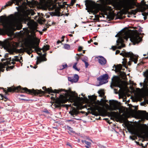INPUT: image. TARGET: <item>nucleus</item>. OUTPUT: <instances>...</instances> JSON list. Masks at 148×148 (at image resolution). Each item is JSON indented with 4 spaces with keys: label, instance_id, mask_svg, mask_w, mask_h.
Wrapping results in <instances>:
<instances>
[{
    "label": "nucleus",
    "instance_id": "1",
    "mask_svg": "<svg viewBox=\"0 0 148 148\" xmlns=\"http://www.w3.org/2000/svg\"><path fill=\"white\" fill-rule=\"evenodd\" d=\"M34 14L32 9L23 11L20 14L15 15L11 14L8 16H1L0 17V22L3 27L6 29H13L15 27L18 30L22 28L21 22H26L29 21L30 18L28 15L30 14L33 15Z\"/></svg>",
    "mask_w": 148,
    "mask_h": 148
},
{
    "label": "nucleus",
    "instance_id": "2",
    "mask_svg": "<svg viewBox=\"0 0 148 148\" xmlns=\"http://www.w3.org/2000/svg\"><path fill=\"white\" fill-rule=\"evenodd\" d=\"M39 43V40L36 36L35 34L32 32L31 36L26 39L24 44L26 47L29 48L35 49L37 51H40L42 50L44 52L49 49V46L47 45H44L41 49L38 48Z\"/></svg>",
    "mask_w": 148,
    "mask_h": 148
},
{
    "label": "nucleus",
    "instance_id": "3",
    "mask_svg": "<svg viewBox=\"0 0 148 148\" xmlns=\"http://www.w3.org/2000/svg\"><path fill=\"white\" fill-rule=\"evenodd\" d=\"M21 89L23 91H22L23 92H25L28 94H34V95H38L42 94L44 93V92L41 90H34V89H28L26 88H21L20 86H17L16 87H9L8 88L7 90H4V92L6 94H7L8 92H18Z\"/></svg>",
    "mask_w": 148,
    "mask_h": 148
},
{
    "label": "nucleus",
    "instance_id": "4",
    "mask_svg": "<svg viewBox=\"0 0 148 148\" xmlns=\"http://www.w3.org/2000/svg\"><path fill=\"white\" fill-rule=\"evenodd\" d=\"M130 131L133 134L139 136H141L143 133H145V135L143 136L142 137H147L146 133L148 132V126L145 124L141 125L139 126L132 128L130 129Z\"/></svg>",
    "mask_w": 148,
    "mask_h": 148
},
{
    "label": "nucleus",
    "instance_id": "5",
    "mask_svg": "<svg viewBox=\"0 0 148 148\" xmlns=\"http://www.w3.org/2000/svg\"><path fill=\"white\" fill-rule=\"evenodd\" d=\"M69 95L68 91H66L64 94L60 95L59 98L55 99V103L53 106L56 108L61 107V104L65 103L68 101V98Z\"/></svg>",
    "mask_w": 148,
    "mask_h": 148
},
{
    "label": "nucleus",
    "instance_id": "6",
    "mask_svg": "<svg viewBox=\"0 0 148 148\" xmlns=\"http://www.w3.org/2000/svg\"><path fill=\"white\" fill-rule=\"evenodd\" d=\"M123 37L126 40L130 38V40L134 44L138 43L142 40L141 38L139 36V34L136 32L133 33L131 36L128 32H125Z\"/></svg>",
    "mask_w": 148,
    "mask_h": 148
},
{
    "label": "nucleus",
    "instance_id": "7",
    "mask_svg": "<svg viewBox=\"0 0 148 148\" xmlns=\"http://www.w3.org/2000/svg\"><path fill=\"white\" fill-rule=\"evenodd\" d=\"M86 5L87 7L93 11L94 13H97L99 10H103L101 5L96 4L91 1H88Z\"/></svg>",
    "mask_w": 148,
    "mask_h": 148
},
{
    "label": "nucleus",
    "instance_id": "8",
    "mask_svg": "<svg viewBox=\"0 0 148 148\" xmlns=\"http://www.w3.org/2000/svg\"><path fill=\"white\" fill-rule=\"evenodd\" d=\"M110 106L108 105L107 106L108 107V108L110 110H114L118 109L121 112H122L123 111H121L123 109V107L120 106L119 103L117 101L114 100L109 101Z\"/></svg>",
    "mask_w": 148,
    "mask_h": 148
},
{
    "label": "nucleus",
    "instance_id": "9",
    "mask_svg": "<svg viewBox=\"0 0 148 148\" xmlns=\"http://www.w3.org/2000/svg\"><path fill=\"white\" fill-rule=\"evenodd\" d=\"M57 0H40L42 6L49 8L51 10L54 9L56 5L53 4Z\"/></svg>",
    "mask_w": 148,
    "mask_h": 148
},
{
    "label": "nucleus",
    "instance_id": "10",
    "mask_svg": "<svg viewBox=\"0 0 148 148\" xmlns=\"http://www.w3.org/2000/svg\"><path fill=\"white\" fill-rule=\"evenodd\" d=\"M124 56L125 57H130L129 61L128 62V64L129 66H130L131 64V62H134L135 64L137 63L138 56L136 55L133 54L132 53L127 52L125 53L124 54Z\"/></svg>",
    "mask_w": 148,
    "mask_h": 148
},
{
    "label": "nucleus",
    "instance_id": "11",
    "mask_svg": "<svg viewBox=\"0 0 148 148\" xmlns=\"http://www.w3.org/2000/svg\"><path fill=\"white\" fill-rule=\"evenodd\" d=\"M136 5V2L132 0H125L124 1V8L127 10L134 8Z\"/></svg>",
    "mask_w": 148,
    "mask_h": 148
},
{
    "label": "nucleus",
    "instance_id": "12",
    "mask_svg": "<svg viewBox=\"0 0 148 148\" xmlns=\"http://www.w3.org/2000/svg\"><path fill=\"white\" fill-rule=\"evenodd\" d=\"M69 99L71 102H74V106H78L80 99V98L75 96L74 93L71 92L70 95Z\"/></svg>",
    "mask_w": 148,
    "mask_h": 148
},
{
    "label": "nucleus",
    "instance_id": "13",
    "mask_svg": "<svg viewBox=\"0 0 148 148\" xmlns=\"http://www.w3.org/2000/svg\"><path fill=\"white\" fill-rule=\"evenodd\" d=\"M89 98L91 101H92V103L90 105V108L94 110H97L100 112V109L102 108L97 105L95 101H94L95 100V98L93 97H90Z\"/></svg>",
    "mask_w": 148,
    "mask_h": 148
},
{
    "label": "nucleus",
    "instance_id": "14",
    "mask_svg": "<svg viewBox=\"0 0 148 148\" xmlns=\"http://www.w3.org/2000/svg\"><path fill=\"white\" fill-rule=\"evenodd\" d=\"M27 3L26 2L23 3L22 5L20 6V7L23 10H24L26 8V6L27 5H28L30 7H32L34 6V2L33 1H28L27 0L26 1Z\"/></svg>",
    "mask_w": 148,
    "mask_h": 148
},
{
    "label": "nucleus",
    "instance_id": "15",
    "mask_svg": "<svg viewBox=\"0 0 148 148\" xmlns=\"http://www.w3.org/2000/svg\"><path fill=\"white\" fill-rule=\"evenodd\" d=\"M96 58L98 60L99 63L102 65H104L106 63V59L102 56H100L96 57Z\"/></svg>",
    "mask_w": 148,
    "mask_h": 148
},
{
    "label": "nucleus",
    "instance_id": "16",
    "mask_svg": "<svg viewBox=\"0 0 148 148\" xmlns=\"http://www.w3.org/2000/svg\"><path fill=\"white\" fill-rule=\"evenodd\" d=\"M138 115L139 118L142 121L144 120L145 119H146L148 120V116L145 114L144 112H139L138 113Z\"/></svg>",
    "mask_w": 148,
    "mask_h": 148
},
{
    "label": "nucleus",
    "instance_id": "17",
    "mask_svg": "<svg viewBox=\"0 0 148 148\" xmlns=\"http://www.w3.org/2000/svg\"><path fill=\"white\" fill-rule=\"evenodd\" d=\"M79 78L78 75L75 74L72 77H69L68 80L72 82H76L78 81Z\"/></svg>",
    "mask_w": 148,
    "mask_h": 148
},
{
    "label": "nucleus",
    "instance_id": "18",
    "mask_svg": "<svg viewBox=\"0 0 148 148\" xmlns=\"http://www.w3.org/2000/svg\"><path fill=\"white\" fill-rule=\"evenodd\" d=\"M45 55H43L42 56L39 58H38L36 61V64H38L41 62L46 61L47 59L45 57Z\"/></svg>",
    "mask_w": 148,
    "mask_h": 148
},
{
    "label": "nucleus",
    "instance_id": "19",
    "mask_svg": "<svg viewBox=\"0 0 148 148\" xmlns=\"http://www.w3.org/2000/svg\"><path fill=\"white\" fill-rule=\"evenodd\" d=\"M79 113L78 110L75 108H73L69 112V113L73 116H74L75 115H77Z\"/></svg>",
    "mask_w": 148,
    "mask_h": 148
},
{
    "label": "nucleus",
    "instance_id": "20",
    "mask_svg": "<svg viewBox=\"0 0 148 148\" xmlns=\"http://www.w3.org/2000/svg\"><path fill=\"white\" fill-rule=\"evenodd\" d=\"M108 78V76L107 74H105L102 76L100 79L101 82L103 84L106 83L108 82L107 79Z\"/></svg>",
    "mask_w": 148,
    "mask_h": 148
},
{
    "label": "nucleus",
    "instance_id": "21",
    "mask_svg": "<svg viewBox=\"0 0 148 148\" xmlns=\"http://www.w3.org/2000/svg\"><path fill=\"white\" fill-rule=\"evenodd\" d=\"M62 90H52L51 88H47L46 92H48L49 93H59L60 92H61Z\"/></svg>",
    "mask_w": 148,
    "mask_h": 148
},
{
    "label": "nucleus",
    "instance_id": "22",
    "mask_svg": "<svg viewBox=\"0 0 148 148\" xmlns=\"http://www.w3.org/2000/svg\"><path fill=\"white\" fill-rule=\"evenodd\" d=\"M37 23L34 22H32L30 23L29 25V27L32 29H35L37 26Z\"/></svg>",
    "mask_w": 148,
    "mask_h": 148
},
{
    "label": "nucleus",
    "instance_id": "23",
    "mask_svg": "<svg viewBox=\"0 0 148 148\" xmlns=\"http://www.w3.org/2000/svg\"><path fill=\"white\" fill-rule=\"evenodd\" d=\"M11 58H8V59H3V60H7V61L5 62V64H3L4 65H5V66L6 65H10L11 64H15V62H14V61H12L10 62Z\"/></svg>",
    "mask_w": 148,
    "mask_h": 148
},
{
    "label": "nucleus",
    "instance_id": "24",
    "mask_svg": "<svg viewBox=\"0 0 148 148\" xmlns=\"http://www.w3.org/2000/svg\"><path fill=\"white\" fill-rule=\"evenodd\" d=\"M120 42L121 44V45L119 46L118 47H116V46H112L111 49H112L114 51L117 48L118 49H121L122 48L124 47L125 46L124 44L122 43V41L121 40Z\"/></svg>",
    "mask_w": 148,
    "mask_h": 148
},
{
    "label": "nucleus",
    "instance_id": "25",
    "mask_svg": "<svg viewBox=\"0 0 148 148\" xmlns=\"http://www.w3.org/2000/svg\"><path fill=\"white\" fill-rule=\"evenodd\" d=\"M82 143H84L87 145L86 147L87 148H89L91 145V143L88 141L86 140H82Z\"/></svg>",
    "mask_w": 148,
    "mask_h": 148
},
{
    "label": "nucleus",
    "instance_id": "26",
    "mask_svg": "<svg viewBox=\"0 0 148 148\" xmlns=\"http://www.w3.org/2000/svg\"><path fill=\"white\" fill-rule=\"evenodd\" d=\"M122 66L121 64L117 65L115 67V70L117 72L119 71L121 69Z\"/></svg>",
    "mask_w": 148,
    "mask_h": 148
},
{
    "label": "nucleus",
    "instance_id": "27",
    "mask_svg": "<svg viewBox=\"0 0 148 148\" xmlns=\"http://www.w3.org/2000/svg\"><path fill=\"white\" fill-rule=\"evenodd\" d=\"M98 93L99 94V96L101 97H103L104 98V92L103 90H100L98 92Z\"/></svg>",
    "mask_w": 148,
    "mask_h": 148
},
{
    "label": "nucleus",
    "instance_id": "28",
    "mask_svg": "<svg viewBox=\"0 0 148 148\" xmlns=\"http://www.w3.org/2000/svg\"><path fill=\"white\" fill-rule=\"evenodd\" d=\"M0 96L1 97L0 99L3 100L5 101H6L8 99V98L6 97H4L2 94H0Z\"/></svg>",
    "mask_w": 148,
    "mask_h": 148
},
{
    "label": "nucleus",
    "instance_id": "29",
    "mask_svg": "<svg viewBox=\"0 0 148 148\" xmlns=\"http://www.w3.org/2000/svg\"><path fill=\"white\" fill-rule=\"evenodd\" d=\"M123 61L122 62V63L123 65V66L125 67H126V64L127 62V59L125 58H124L123 59Z\"/></svg>",
    "mask_w": 148,
    "mask_h": 148
},
{
    "label": "nucleus",
    "instance_id": "30",
    "mask_svg": "<svg viewBox=\"0 0 148 148\" xmlns=\"http://www.w3.org/2000/svg\"><path fill=\"white\" fill-rule=\"evenodd\" d=\"M77 64V62L75 63L73 66V68L76 70L79 71L80 70V69H78L76 65Z\"/></svg>",
    "mask_w": 148,
    "mask_h": 148
},
{
    "label": "nucleus",
    "instance_id": "31",
    "mask_svg": "<svg viewBox=\"0 0 148 148\" xmlns=\"http://www.w3.org/2000/svg\"><path fill=\"white\" fill-rule=\"evenodd\" d=\"M64 48L65 49H69L70 48V46L68 44H65L64 45Z\"/></svg>",
    "mask_w": 148,
    "mask_h": 148
},
{
    "label": "nucleus",
    "instance_id": "32",
    "mask_svg": "<svg viewBox=\"0 0 148 148\" xmlns=\"http://www.w3.org/2000/svg\"><path fill=\"white\" fill-rule=\"evenodd\" d=\"M102 3H107L110 2L111 0H100Z\"/></svg>",
    "mask_w": 148,
    "mask_h": 148
},
{
    "label": "nucleus",
    "instance_id": "33",
    "mask_svg": "<svg viewBox=\"0 0 148 148\" xmlns=\"http://www.w3.org/2000/svg\"><path fill=\"white\" fill-rule=\"evenodd\" d=\"M144 76L147 79H148V70L144 73Z\"/></svg>",
    "mask_w": 148,
    "mask_h": 148
},
{
    "label": "nucleus",
    "instance_id": "34",
    "mask_svg": "<svg viewBox=\"0 0 148 148\" xmlns=\"http://www.w3.org/2000/svg\"><path fill=\"white\" fill-rule=\"evenodd\" d=\"M12 61H19V60L17 57H15L14 58H13L12 59Z\"/></svg>",
    "mask_w": 148,
    "mask_h": 148
},
{
    "label": "nucleus",
    "instance_id": "35",
    "mask_svg": "<svg viewBox=\"0 0 148 148\" xmlns=\"http://www.w3.org/2000/svg\"><path fill=\"white\" fill-rule=\"evenodd\" d=\"M62 66V68H61L60 69H61V70L64 69L67 66V65L66 64L63 65Z\"/></svg>",
    "mask_w": 148,
    "mask_h": 148
},
{
    "label": "nucleus",
    "instance_id": "36",
    "mask_svg": "<svg viewBox=\"0 0 148 148\" xmlns=\"http://www.w3.org/2000/svg\"><path fill=\"white\" fill-rule=\"evenodd\" d=\"M76 1V0H72L71 1V5H73L74 3H75Z\"/></svg>",
    "mask_w": 148,
    "mask_h": 148
},
{
    "label": "nucleus",
    "instance_id": "37",
    "mask_svg": "<svg viewBox=\"0 0 148 148\" xmlns=\"http://www.w3.org/2000/svg\"><path fill=\"white\" fill-rule=\"evenodd\" d=\"M84 62H85L86 67L87 68L88 65V63L86 61H84Z\"/></svg>",
    "mask_w": 148,
    "mask_h": 148
},
{
    "label": "nucleus",
    "instance_id": "38",
    "mask_svg": "<svg viewBox=\"0 0 148 148\" xmlns=\"http://www.w3.org/2000/svg\"><path fill=\"white\" fill-rule=\"evenodd\" d=\"M107 105H108L107 104H105V105H104V106L106 107V108L107 109L109 110V109L108 108V106H107Z\"/></svg>",
    "mask_w": 148,
    "mask_h": 148
},
{
    "label": "nucleus",
    "instance_id": "39",
    "mask_svg": "<svg viewBox=\"0 0 148 148\" xmlns=\"http://www.w3.org/2000/svg\"><path fill=\"white\" fill-rule=\"evenodd\" d=\"M82 47H79L78 48V50L79 51H81L82 50Z\"/></svg>",
    "mask_w": 148,
    "mask_h": 148
},
{
    "label": "nucleus",
    "instance_id": "40",
    "mask_svg": "<svg viewBox=\"0 0 148 148\" xmlns=\"http://www.w3.org/2000/svg\"><path fill=\"white\" fill-rule=\"evenodd\" d=\"M98 105H100L101 106H104L103 104L99 102L98 104Z\"/></svg>",
    "mask_w": 148,
    "mask_h": 148
},
{
    "label": "nucleus",
    "instance_id": "41",
    "mask_svg": "<svg viewBox=\"0 0 148 148\" xmlns=\"http://www.w3.org/2000/svg\"><path fill=\"white\" fill-rule=\"evenodd\" d=\"M42 89L43 90H45V91L46 92V91L47 90V88H46V87H43L42 88Z\"/></svg>",
    "mask_w": 148,
    "mask_h": 148
},
{
    "label": "nucleus",
    "instance_id": "42",
    "mask_svg": "<svg viewBox=\"0 0 148 148\" xmlns=\"http://www.w3.org/2000/svg\"><path fill=\"white\" fill-rule=\"evenodd\" d=\"M120 52V51L119 50H117L116 51V54H118Z\"/></svg>",
    "mask_w": 148,
    "mask_h": 148
},
{
    "label": "nucleus",
    "instance_id": "43",
    "mask_svg": "<svg viewBox=\"0 0 148 148\" xmlns=\"http://www.w3.org/2000/svg\"><path fill=\"white\" fill-rule=\"evenodd\" d=\"M64 36H63L62 37V40H61V41L62 42H63L64 41Z\"/></svg>",
    "mask_w": 148,
    "mask_h": 148
},
{
    "label": "nucleus",
    "instance_id": "44",
    "mask_svg": "<svg viewBox=\"0 0 148 148\" xmlns=\"http://www.w3.org/2000/svg\"><path fill=\"white\" fill-rule=\"evenodd\" d=\"M146 136L147 137H148V131L146 133Z\"/></svg>",
    "mask_w": 148,
    "mask_h": 148
},
{
    "label": "nucleus",
    "instance_id": "45",
    "mask_svg": "<svg viewBox=\"0 0 148 148\" xmlns=\"http://www.w3.org/2000/svg\"><path fill=\"white\" fill-rule=\"evenodd\" d=\"M68 121H72L73 123H75V121H73V120H69Z\"/></svg>",
    "mask_w": 148,
    "mask_h": 148
},
{
    "label": "nucleus",
    "instance_id": "46",
    "mask_svg": "<svg viewBox=\"0 0 148 148\" xmlns=\"http://www.w3.org/2000/svg\"><path fill=\"white\" fill-rule=\"evenodd\" d=\"M47 30V28H45L42 29V31L43 32Z\"/></svg>",
    "mask_w": 148,
    "mask_h": 148
},
{
    "label": "nucleus",
    "instance_id": "47",
    "mask_svg": "<svg viewBox=\"0 0 148 148\" xmlns=\"http://www.w3.org/2000/svg\"><path fill=\"white\" fill-rule=\"evenodd\" d=\"M116 42H117V45H119V40H117L116 41Z\"/></svg>",
    "mask_w": 148,
    "mask_h": 148
},
{
    "label": "nucleus",
    "instance_id": "48",
    "mask_svg": "<svg viewBox=\"0 0 148 148\" xmlns=\"http://www.w3.org/2000/svg\"><path fill=\"white\" fill-rule=\"evenodd\" d=\"M22 0H18V2L20 4H21V1H22Z\"/></svg>",
    "mask_w": 148,
    "mask_h": 148
},
{
    "label": "nucleus",
    "instance_id": "49",
    "mask_svg": "<svg viewBox=\"0 0 148 148\" xmlns=\"http://www.w3.org/2000/svg\"><path fill=\"white\" fill-rule=\"evenodd\" d=\"M61 42H62V41H60V40H58V41L57 42V43H58V44H59V43H61Z\"/></svg>",
    "mask_w": 148,
    "mask_h": 148
},
{
    "label": "nucleus",
    "instance_id": "50",
    "mask_svg": "<svg viewBox=\"0 0 148 148\" xmlns=\"http://www.w3.org/2000/svg\"><path fill=\"white\" fill-rule=\"evenodd\" d=\"M8 53H6L5 55V57H7L8 56Z\"/></svg>",
    "mask_w": 148,
    "mask_h": 148
},
{
    "label": "nucleus",
    "instance_id": "51",
    "mask_svg": "<svg viewBox=\"0 0 148 148\" xmlns=\"http://www.w3.org/2000/svg\"><path fill=\"white\" fill-rule=\"evenodd\" d=\"M126 52H125L124 53H120V55H122V56H124L125 57V56H124V54Z\"/></svg>",
    "mask_w": 148,
    "mask_h": 148
},
{
    "label": "nucleus",
    "instance_id": "52",
    "mask_svg": "<svg viewBox=\"0 0 148 148\" xmlns=\"http://www.w3.org/2000/svg\"><path fill=\"white\" fill-rule=\"evenodd\" d=\"M37 67V66H35L33 67V68L34 69H36Z\"/></svg>",
    "mask_w": 148,
    "mask_h": 148
},
{
    "label": "nucleus",
    "instance_id": "53",
    "mask_svg": "<svg viewBox=\"0 0 148 148\" xmlns=\"http://www.w3.org/2000/svg\"><path fill=\"white\" fill-rule=\"evenodd\" d=\"M92 40H91L90 41H88V43H90L91 42H92Z\"/></svg>",
    "mask_w": 148,
    "mask_h": 148
},
{
    "label": "nucleus",
    "instance_id": "54",
    "mask_svg": "<svg viewBox=\"0 0 148 148\" xmlns=\"http://www.w3.org/2000/svg\"><path fill=\"white\" fill-rule=\"evenodd\" d=\"M94 44L95 45H97V42H95L94 43Z\"/></svg>",
    "mask_w": 148,
    "mask_h": 148
},
{
    "label": "nucleus",
    "instance_id": "55",
    "mask_svg": "<svg viewBox=\"0 0 148 148\" xmlns=\"http://www.w3.org/2000/svg\"><path fill=\"white\" fill-rule=\"evenodd\" d=\"M51 98L52 99H55V98H54V97H51Z\"/></svg>",
    "mask_w": 148,
    "mask_h": 148
},
{
    "label": "nucleus",
    "instance_id": "56",
    "mask_svg": "<svg viewBox=\"0 0 148 148\" xmlns=\"http://www.w3.org/2000/svg\"><path fill=\"white\" fill-rule=\"evenodd\" d=\"M122 74L123 76H124L125 75V73H122Z\"/></svg>",
    "mask_w": 148,
    "mask_h": 148
},
{
    "label": "nucleus",
    "instance_id": "57",
    "mask_svg": "<svg viewBox=\"0 0 148 148\" xmlns=\"http://www.w3.org/2000/svg\"><path fill=\"white\" fill-rule=\"evenodd\" d=\"M88 139V140H90V141H91V140L90 139H89L88 138V139Z\"/></svg>",
    "mask_w": 148,
    "mask_h": 148
},
{
    "label": "nucleus",
    "instance_id": "58",
    "mask_svg": "<svg viewBox=\"0 0 148 148\" xmlns=\"http://www.w3.org/2000/svg\"><path fill=\"white\" fill-rule=\"evenodd\" d=\"M69 36H72V34H69Z\"/></svg>",
    "mask_w": 148,
    "mask_h": 148
},
{
    "label": "nucleus",
    "instance_id": "59",
    "mask_svg": "<svg viewBox=\"0 0 148 148\" xmlns=\"http://www.w3.org/2000/svg\"><path fill=\"white\" fill-rule=\"evenodd\" d=\"M119 82V81H118V82H117V83H118Z\"/></svg>",
    "mask_w": 148,
    "mask_h": 148
},
{
    "label": "nucleus",
    "instance_id": "60",
    "mask_svg": "<svg viewBox=\"0 0 148 148\" xmlns=\"http://www.w3.org/2000/svg\"><path fill=\"white\" fill-rule=\"evenodd\" d=\"M40 33L41 34H42V32H40Z\"/></svg>",
    "mask_w": 148,
    "mask_h": 148
},
{
    "label": "nucleus",
    "instance_id": "61",
    "mask_svg": "<svg viewBox=\"0 0 148 148\" xmlns=\"http://www.w3.org/2000/svg\"><path fill=\"white\" fill-rule=\"evenodd\" d=\"M113 113V112H112L111 113L112 114Z\"/></svg>",
    "mask_w": 148,
    "mask_h": 148
},
{
    "label": "nucleus",
    "instance_id": "62",
    "mask_svg": "<svg viewBox=\"0 0 148 148\" xmlns=\"http://www.w3.org/2000/svg\"><path fill=\"white\" fill-rule=\"evenodd\" d=\"M147 7L148 8V5L147 6Z\"/></svg>",
    "mask_w": 148,
    "mask_h": 148
}]
</instances>
